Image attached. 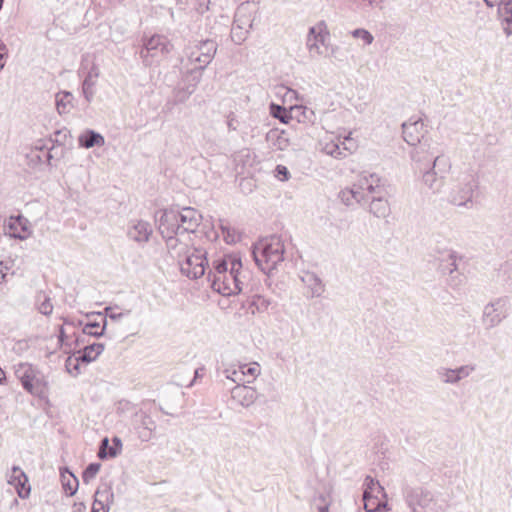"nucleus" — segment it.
<instances>
[{
  "label": "nucleus",
  "mask_w": 512,
  "mask_h": 512,
  "mask_svg": "<svg viewBox=\"0 0 512 512\" xmlns=\"http://www.w3.org/2000/svg\"><path fill=\"white\" fill-rule=\"evenodd\" d=\"M211 287L223 295L239 294L244 289L246 276L242 271L241 258L226 255L213 262V269L207 274Z\"/></svg>",
  "instance_id": "obj_1"
},
{
  "label": "nucleus",
  "mask_w": 512,
  "mask_h": 512,
  "mask_svg": "<svg viewBox=\"0 0 512 512\" xmlns=\"http://www.w3.org/2000/svg\"><path fill=\"white\" fill-rule=\"evenodd\" d=\"M455 180L456 184L448 194V202L456 207L472 209L474 197L480 187L478 172L468 167L461 171Z\"/></svg>",
  "instance_id": "obj_2"
},
{
  "label": "nucleus",
  "mask_w": 512,
  "mask_h": 512,
  "mask_svg": "<svg viewBox=\"0 0 512 512\" xmlns=\"http://www.w3.org/2000/svg\"><path fill=\"white\" fill-rule=\"evenodd\" d=\"M284 241L281 236L271 235L259 240L252 250L257 266L264 273H271L284 260Z\"/></svg>",
  "instance_id": "obj_3"
},
{
  "label": "nucleus",
  "mask_w": 512,
  "mask_h": 512,
  "mask_svg": "<svg viewBox=\"0 0 512 512\" xmlns=\"http://www.w3.org/2000/svg\"><path fill=\"white\" fill-rule=\"evenodd\" d=\"M217 51V43L214 40L206 39L199 41L194 46L187 48L188 61L193 67L190 70V75L193 86L199 83L203 70L211 63Z\"/></svg>",
  "instance_id": "obj_4"
},
{
  "label": "nucleus",
  "mask_w": 512,
  "mask_h": 512,
  "mask_svg": "<svg viewBox=\"0 0 512 512\" xmlns=\"http://www.w3.org/2000/svg\"><path fill=\"white\" fill-rule=\"evenodd\" d=\"M404 499L412 512H444L445 505L434 495L421 487L404 490Z\"/></svg>",
  "instance_id": "obj_5"
},
{
  "label": "nucleus",
  "mask_w": 512,
  "mask_h": 512,
  "mask_svg": "<svg viewBox=\"0 0 512 512\" xmlns=\"http://www.w3.org/2000/svg\"><path fill=\"white\" fill-rule=\"evenodd\" d=\"M15 375L28 393L41 397L46 392L48 381L36 366L30 363H20L15 368Z\"/></svg>",
  "instance_id": "obj_6"
},
{
  "label": "nucleus",
  "mask_w": 512,
  "mask_h": 512,
  "mask_svg": "<svg viewBox=\"0 0 512 512\" xmlns=\"http://www.w3.org/2000/svg\"><path fill=\"white\" fill-rule=\"evenodd\" d=\"M206 254V251L202 248L193 247L189 253L178 261L181 273L190 279L202 277L208 264Z\"/></svg>",
  "instance_id": "obj_7"
},
{
  "label": "nucleus",
  "mask_w": 512,
  "mask_h": 512,
  "mask_svg": "<svg viewBox=\"0 0 512 512\" xmlns=\"http://www.w3.org/2000/svg\"><path fill=\"white\" fill-rule=\"evenodd\" d=\"M173 45L163 35H153L144 43L140 56L146 66L152 65L158 59L166 56L172 50Z\"/></svg>",
  "instance_id": "obj_8"
},
{
  "label": "nucleus",
  "mask_w": 512,
  "mask_h": 512,
  "mask_svg": "<svg viewBox=\"0 0 512 512\" xmlns=\"http://www.w3.org/2000/svg\"><path fill=\"white\" fill-rule=\"evenodd\" d=\"M509 311V298L498 297L484 306L482 323L486 329H492L508 317Z\"/></svg>",
  "instance_id": "obj_9"
},
{
  "label": "nucleus",
  "mask_w": 512,
  "mask_h": 512,
  "mask_svg": "<svg viewBox=\"0 0 512 512\" xmlns=\"http://www.w3.org/2000/svg\"><path fill=\"white\" fill-rule=\"evenodd\" d=\"M132 427L142 442H148L152 439L157 425L150 415L140 410L132 417Z\"/></svg>",
  "instance_id": "obj_10"
},
{
  "label": "nucleus",
  "mask_w": 512,
  "mask_h": 512,
  "mask_svg": "<svg viewBox=\"0 0 512 512\" xmlns=\"http://www.w3.org/2000/svg\"><path fill=\"white\" fill-rule=\"evenodd\" d=\"M427 132L426 126L420 118H410L402 124L403 139L410 146L417 145V143L428 139L426 137Z\"/></svg>",
  "instance_id": "obj_11"
},
{
  "label": "nucleus",
  "mask_w": 512,
  "mask_h": 512,
  "mask_svg": "<svg viewBox=\"0 0 512 512\" xmlns=\"http://www.w3.org/2000/svg\"><path fill=\"white\" fill-rule=\"evenodd\" d=\"M202 220V215L192 207H183L178 210V221L180 234L188 235L194 233Z\"/></svg>",
  "instance_id": "obj_12"
},
{
  "label": "nucleus",
  "mask_w": 512,
  "mask_h": 512,
  "mask_svg": "<svg viewBox=\"0 0 512 512\" xmlns=\"http://www.w3.org/2000/svg\"><path fill=\"white\" fill-rule=\"evenodd\" d=\"M158 229L164 239L175 234L181 235L178 221V210L173 208L165 209L159 218Z\"/></svg>",
  "instance_id": "obj_13"
},
{
  "label": "nucleus",
  "mask_w": 512,
  "mask_h": 512,
  "mask_svg": "<svg viewBox=\"0 0 512 512\" xmlns=\"http://www.w3.org/2000/svg\"><path fill=\"white\" fill-rule=\"evenodd\" d=\"M257 12L258 9L255 4L250 2L241 3L235 11L233 24L236 26L240 25L245 29L251 30L257 16Z\"/></svg>",
  "instance_id": "obj_14"
},
{
  "label": "nucleus",
  "mask_w": 512,
  "mask_h": 512,
  "mask_svg": "<svg viewBox=\"0 0 512 512\" xmlns=\"http://www.w3.org/2000/svg\"><path fill=\"white\" fill-rule=\"evenodd\" d=\"M433 144V140L428 138L422 142L417 143V145H412L414 147L410 153L412 160L418 164L423 165V167H428L431 164L435 153Z\"/></svg>",
  "instance_id": "obj_15"
},
{
  "label": "nucleus",
  "mask_w": 512,
  "mask_h": 512,
  "mask_svg": "<svg viewBox=\"0 0 512 512\" xmlns=\"http://www.w3.org/2000/svg\"><path fill=\"white\" fill-rule=\"evenodd\" d=\"M152 233L150 223L144 220L131 221L127 230L128 238L141 246L149 241Z\"/></svg>",
  "instance_id": "obj_16"
},
{
  "label": "nucleus",
  "mask_w": 512,
  "mask_h": 512,
  "mask_svg": "<svg viewBox=\"0 0 512 512\" xmlns=\"http://www.w3.org/2000/svg\"><path fill=\"white\" fill-rule=\"evenodd\" d=\"M459 259H461V257H459L457 252L454 250L447 249L444 251H438L437 255L435 256V261L437 262V270L442 275L457 272V261Z\"/></svg>",
  "instance_id": "obj_17"
},
{
  "label": "nucleus",
  "mask_w": 512,
  "mask_h": 512,
  "mask_svg": "<svg viewBox=\"0 0 512 512\" xmlns=\"http://www.w3.org/2000/svg\"><path fill=\"white\" fill-rule=\"evenodd\" d=\"M300 278L306 288L307 298H318L325 292V284L316 273L303 271Z\"/></svg>",
  "instance_id": "obj_18"
},
{
  "label": "nucleus",
  "mask_w": 512,
  "mask_h": 512,
  "mask_svg": "<svg viewBox=\"0 0 512 512\" xmlns=\"http://www.w3.org/2000/svg\"><path fill=\"white\" fill-rule=\"evenodd\" d=\"M354 186L359 188V191H362L364 195L365 191L370 194H381L383 187L381 178L375 173L368 172H362Z\"/></svg>",
  "instance_id": "obj_19"
},
{
  "label": "nucleus",
  "mask_w": 512,
  "mask_h": 512,
  "mask_svg": "<svg viewBox=\"0 0 512 512\" xmlns=\"http://www.w3.org/2000/svg\"><path fill=\"white\" fill-rule=\"evenodd\" d=\"M8 483L15 487L20 498L24 499L29 496L31 489L28 485V478L20 467L13 466L8 475Z\"/></svg>",
  "instance_id": "obj_20"
},
{
  "label": "nucleus",
  "mask_w": 512,
  "mask_h": 512,
  "mask_svg": "<svg viewBox=\"0 0 512 512\" xmlns=\"http://www.w3.org/2000/svg\"><path fill=\"white\" fill-rule=\"evenodd\" d=\"M186 237L189 236L175 234L173 236H168L167 238H165L168 252L173 258H176L178 261L192 250V248L189 247V244L185 241Z\"/></svg>",
  "instance_id": "obj_21"
},
{
  "label": "nucleus",
  "mask_w": 512,
  "mask_h": 512,
  "mask_svg": "<svg viewBox=\"0 0 512 512\" xmlns=\"http://www.w3.org/2000/svg\"><path fill=\"white\" fill-rule=\"evenodd\" d=\"M231 397L242 407H250L257 399V391L246 385H235L231 389Z\"/></svg>",
  "instance_id": "obj_22"
},
{
  "label": "nucleus",
  "mask_w": 512,
  "mask_h": 512,
  "mask_svg": "<svg viewBox=\"0 0 512 512\" xmlns=\"http://www.w3.org/2000/svg\"><path fill=\"white\" fill-rule=\"evenodd\" d=\"M99 75L100 70L98 66L93 64L84 77L82 82V94L87 103H91L96 94V84Z\"/></svg>",
  "instance_id": "obj_23"
},
{
  "label": "nucleus",
  "mask_w": 512,
  "mask_h": 512,
  "mask_svg": "<svg viewBox=\"0 0 512 512\" xmlns=\"http://www.w3.org/2000/svg\"><path fill=\"white\" fill-rule=\"evenodd\" d=\"M498 18L502 31L506 37L512 36V1H499Z\"/></svg>",
  "instance_id": "obj_24"
},
{
  "label": "nucleus",
  "mask_w": 512,
  "mask_h": 512,
  "mask_svg": "<svg viewBox=\"0 0 512 512\" xmlns=\"http://www.w3.org/2000/svg\"><path fill=\"white\" fill-rule=\"evenodd\" d=\"M11 235L14 238L25 240L31 235L29 221L23 216L11 217L9 221Z\"/></svg>",
  "instance_id": "obj_25"
},
{
  "label": "nucleus",
  "mask_w": 512,
  "mask_h": 512,
  "mask_svg": "<svg viewBox=\"0 0 512 512\" xmlns=\"http://www.w3.org/2000/svg\"><path fill=\"white\" fill-rule=\"evenodd\" d=\"M266 141L276 150L284 151L290 146L288 134L277 128L270 129L266 134Z\"/></svg>",
  "instance_id": "obj_26"
},
{
  "label": "nucleus",
  "mask_w": 512,
  "mask_h": 512,
  "mask_svg": "<svg viewBox=\"0 0 512 512\" xmlns=\"http://www.w3.org/2000/svg\"><path fill=\"white\" fill-rule=\"evenodd\" d=\"M364 491H363V507L366 512H377L379 511V504L370 505L371 495L375 488L383 490V488L379 485V482L376 481L371 476H366L364 480Z\"/></svg>",
  "instance_id": "obj_27"
},
{
  "label": "nucleus",
  "mask_w": 512,
  "mask_h": 512,
  "mask_svg": "<svg viewBox=\"0 0 512 512\" xmlns=\"http://www.w3.org/2000/svg\"><path fill=\"white\" fill-rule=\"evenodd\" d=\"M425 169L422 180L424 185L433 193H438L444 186V177H438L433 167H423Z\"/></svg>",
  "instance_id": "obj_28"
},
{
  "label": "nucleus",
  "mask_w": 512,
  "mask_h": 512,
  "mask_svg": "<svg viewBox=\"0 0 512 512\" xmlns=\"http://www.w3.org/2000/svg\"><path fill=\"white\" fill-rule=\"evenodd\" d=\"M369 211L377 218H386L391 212L389 202L381 194L371 198Z\"/></svg>",
  "instance_id": "obj_29"
},
{
  "label": "nucleus",
  "mask_w": 512,
  "mask_h": 512,
  "mask_svg": "<svg viewBox=\"0 0 512 512\" xmlns=\"http://www.w3.org/2000/svg\"><path fill=\"white\" fill-rule=\"evenodd\" d=\"M78 142L81 147L88 149L94 146H103L105 139L100 133L89 129L79 136Z\"/></svg>",
  "instance_id": "obj_30"
},
{
  "label": "nucleus",
  "mask_w": 512,
  "mask_h": 512,
  "mask_svg": "<svg viewBox=\"0 0 512 512\" xmlns=\"http://www.w3.org/2000/svg\"><path fill=\"white\" fill-rule=\"evenodd\" d=\"M339 197L346 206H351L355 203H361L365 200V195L354 184L340 191Z\"/></svg>",
  "instance_id": "obj_31"
},
{
  "label": "nucleus",
  "mask_w": 512,
  "mask_h": 512,
  "mask_svg": "<svg viewBox=\"0 0 512 512\" xmlns=\"http://www.w3.org/2000/svg\"><path fill=\"white\" fill-rule=\"evenodd\" d=\"M96 505H99L100 508H105L109 511L111 505L114 503V493L111 487L104 486L103 488H98L95 492Z\"/></svg>",
  "instance_id": "obj_32"
},
{
  "label": "nucleus",
  "mask_w": 512,
  "mask_h": 512,
  "mask_svg": "<svg viewBox=\"0 0 512 512\" xmlns=\"http://www.w3.org/2000/svg\"><path fill=\"white\" fill-rule=\"evenodd\" d=\"M104 351V344L102 343H93L85 346L82 350L79 351L80 359L84 363H90L95 361L98 356Z\"/></svg>",
  "instance_id": "obj_33"
},
{
  "label": "nucleus",
  "mask_w": 512,
  "mask_h": 512,
  "mask_svg": "<svg viewBox=\"0 0 512 512\" xmlns=\"http://www.w3.org/2000/svg\"><path fill=\"white\" fill-rule=\"evenodd\" d=\"M329 35L328 31H324L320 29L317 35L314 38L307 39V48L311 54V56H319L322 54L320 49V44L324 45L327 36Z\"/></svg>",
  "instance_id": "obj_34"
},
{
  "label": "nucleus",
  "mask_w": 512,
  "mask_h": 512,
  "mask_svg": "<svg viewBox=\"0 0 512 512\" xmlns=\"http://www.w3.org/2000/svg\"><path fill=\"white\" fill-rule=\"evenodd\" d=\"M290 118L296 119L298 122H312L314 112L304 106H294L290 108Z\"/></svg>",
  "instance_id": "obj_35"
},
{
  "label": "nucleus",
  "mask_w": 512,
  "mask_h": 512,
  "mask_svg": "<svg viewBox=\"0 0 512 512\" xmlns=\"http://www.w3.org/2000/svg\"><path fill=\"white\" fill-rule=\"evenodd\" d=\"M73 95L70 92H59L56 94V108L59 114H65L70 111Z\"/></svg>",
  "instance_id": "obj_36"
},
{
  "label": "nucleus",
  "mask_w": 512,
  "mask_h": 512,
  "mask_svg": "<svg viewBox=\"0 0 512 512\" xmlns=\"http://www.w3.org/2000/svg\"><path fill=\"white\" fill-rule=\"evenodd\" d=\"M36 305L39 313L50 315L53 312V304L51 298L45 292H39L36 296Z\"/></svg>",
  "instance_id": "obj_37"
},
{
  "label": "nucleus",
  "mask_w": 512,
  "mask_h": 512,
  "mask_svg": "<svg viewBox=\"0 0 512 512\" xmlns=\"http://www.w3.org/2000/svg\"><path fill=\"white\" fill-rule=\"evenodd\" d=\"M102 321H103L102 326L100 325V323L95 322V321L86 323L82 329L83 334L88 335V336H94V337H100V336L104 335L106 325H107V320L104 317V318H102Z\"/></svg>",
  "instance_id": "obj_38"
},
{
  "label": "nucleus",
  "mask_w": 512,
  "mask_h": 512,
  "mask_svg": "<svg viewBox=\"0 0 512 512\" xmlns=\"http://www.w3.org/2000/svg\"><path fill=\"white\" fill-rule=\"evenodd\" d=\"M241 370H243V383L253 382L260 374V366L254 362L251 364H240Z\"/></svg>",
  "instance_id": "obj_39"
},
{
  "label": "nucleus",
  "mask_w": 512,
  "mask_h": 512,
  "mask_svg": "<svg viewBox=\"0 0 512 512\" xmlns=\"http://www.w3.org/2000/svg\"><path fill=\"white\" fill-rule=\"evenodd\" d=\"M223 374L224 376L231 380L232 382L236 383V385H243V381H244V378H243V370H241L240 368V364L235 367L233 365L229 366V367H225L223 369Z\"/></svg>",
  "instance_id": "obj_40"
},
{
  "label": "nucleus",
  "mask_w": 512,
  "mask_h": 512,
  "mask_svg": "<svg viewBox=\"0 0 512 512\" xmlns=\"http://www.w3.org/2000/svg\"><path fill=\"white\" fill-rule=\"evenodd\" d=\"M341 141H330L324 144L322 150L327 154L334 158H342L346 157L347 153L343 152L341 147Z\"/></svg>",
  "instance_id": "obj_41"
},
{
  "label": "nucleus",
  "mask_w": 512,
  "mask_h": 512,
  "mask_svg": "<svg viewBox=\"0 0 512 512\" xmlns=\"http://www.w3.org/2000/svg\"><path fill=\"white\" fill-rule=\"evenodd\" d=\"M118 454V450L114 446H109L108 438H103L100 443V447L98 450V457L100 459H107L116 457Z\"/></svg>",
  "instance_id": "obj_42"
},
{
  "label": "nucleus",
  "mask_w": 512,
  "mask_h": 512,
  "mask_svg": "<svg viewBox=\"0 0 512 512\" xmlns=\"http://www.w3.org/2000/svg\"><path fill=\"white\" fill-rule=\"evenodd\" d=\"M249 33V29H245L243 26H236L233 24L231 29V39L235 44L240 45L247 39Z\"/></svg>",
  "instance_id": "obj_43"
},
{
  "label": "nucleus",
  "mask_w": 512,
  "mask_h": 512,
  "mask_svg": "<svg viewBox=\"0 0 512 512\" xmlns=\"http://www.w3.org/2000/svg\"><path fill=\"white\" fill-rule=\"evenodd\" d=\"M270 112L273 117L279 119L282 123H288L290 118V110L288 111L285 107L272 103L270 105Z\"/></svg>",
  "instance_id": "obj_44"
},
{
  "label": "nucleus",
  "mask_w": 512,
  "mask_h": 512,
  "mask_svg": "<svg viewBox=\"0 0 512 512\" xmlns=\"http://www.w3.org/2000/svg\"><path fill=\"white\" fill-rule=\"evenodd\" d=\"M101 468V464L98 462L90 463L82 473V480L85 484H89L93 479H95Z\"/></svg>",
  "instance_id": "obj_45"
},
{
  "label": "nucleus",
  "mask_w": 512,
  "mask_h": 512,
  "mask_svg": "<svg viewBox=\"0 0 512 512\" xmlns=\"http://www.w3.org/2000/svg\"><path fill=\"white\" fill-rule=\"evenodd\" d=\"M220 228L222 231L223 238L227 244H234L237 241H239L240 236L236 233V231L229 227L228 225H225L223 221H220Z\"/></svg>",
  "instance_id": "obj_46"
},
{
  "label": "nucleus",
  "mask_w": 512,
  "mask_h": 512,
  "mask_svg": "<svg viewBox=\"0 0 512 512\" xmlns=\"http://www.w3.org/2000/svg\"><path fill=\"white\" fill-rule=\"evenodd\" d=\"M271 301L261 295H255L251 301V307H254L258 312H265L269 309Z\"/></svg>",
  "instance_id": "obj_47"
},
{
  "label": "nucleus",
  "mask_w": 512,
  "mask_h": 512,
  "mask_svg": "<svg viewBox=\"0 0 512 512\" xmlns=\"http://www.w3.org/2000/svg\"><path fill=\"white\" fill-rule=\"evenodd\" d=\"M438 375L441 379V381L445 384H457L458 381H457V377L455 376V372H454V369H451V368H441L439 371H438Z\"/></svg>",
  "instance_id": "obj_48"
},
{
  "label": "nucleus",
  "mask_w": 512,
  "mask_h": 512,
  "mask_svg": "<svg viewBox=\"0 0 512 512\" xmlns=\"http://www.w3.org/2000/svg\"><path fill=\"white\" fill-rule=\"evenodd\" d=\"M80 362H82L80 356H69L65 361V367L71 375L77 376L80 374Z\"/></svg>",
  "instance_id": "obj_49"
},
{
  "label": "nucleus",
  "mask_w": 512,
  "mask_h": 512,
  "mask_svg": "<svg viewBox=\"0 0 512 512\" xmlns=\"http://www.w3.org/2000/svg\"><path fill=\"white\" fill-rule=\"evenodd\" d=\"M446 276L447 284L452 288H459L464 283V276L457 270V272L448 273Z\"/></svg>",
  "instance_id": "obj_50"
},
{
  "label": "nucleus",
  "mask_w": 512,
  "mask_h": 512,
  "mask_svg": "<svg viewBox=\"0 0 512 512\" xmlns=\"http://www.w3.org/2000/svg\"><path fill=\"white\" fill-rule=\"evenodd\" d=\"M476 370L475 364H466L454 369L457 381L460 382L462 379L470 376Z\"/></svg>",
  "instance_id": "obj_51"
},
{
  "label": "nucleus",
  "mask_w": 512,
  "mask_h": 512,
  "mask_svg": "<svg viewBox=\"0 0 512 512\" xmlns=\"http://www.w3.org/2000/svg\"><path fill=\"white\" fill-rule=\"evenodd\" d=\"M354 38L361 39L365 45H371L374 41L373 35L366 29L357 28L351 32Z\"/></svg>",
  "instance_id": "obj_52"
},
{
  "label": "nucleus",
  "mask_w": 512,
  "mask_h": 512,
  "mask_svg": "<svg viewBox=\"0 0 512 512\" xmlns=\"http://www.w3.org/2000/svg\"><path fill=\"white\" fill-rule=\"evenodd\" d=\"M437 166L440 168V170L443 168L444 171H447L450 169L451 164L447 157H445L443 154H438L431 161L429 167H433V169L435 170Z\"/></svg>",
  "instance_id": "obj_53"
},
{
  "label": "nucleus",
  "mask_w": 512,
  "mask_h": 512,
  "mask_svg": "<svg viewBox=\"0 0 512 512\" xmlns=\"http://www.w3.org/2000/svg\"><path fill=\"white\" fill-rule=\"evenodd\" d=\"M73 477V483H71L70 480H68L67 482H65L63 480V488L65 490V492L67 494H69L70 496L74 495L77 491V487H78V480L76 479V477H74L73 475H71Z\"/></svg>",
  "instance_id": "obj_54"
},
{
  "label": "nucleus",
  "mask_w": 512,
  "mask_h": 512,
  "mask_svg": "<svg viewBox=\"0 0 512 512\" xmlns=\"http://www.w3.org/2000/svg\"><path fill=\"white\" fill-rule=\"evenodd\" d=\"M276 176L281 180V181H285V180H288L289 179V171L287 169L286 166H283V165H277L276 166Z\"/></svg>",
  "instance_id": "obj_55"
},
{
  "label": "nucleus",
  "mask_w": 512,
  "mask_h": 512,
  "mask_svg": "<svg viewBox=\"0 0 512 512\" xmlns=\"http://www.w3.org/2000/svg\"><path fill=\"white\" fill-rule=\"evenodd\" d=\"M7 59V47L0 40V71L4 68Z\"/></svg>",
  "instance_id": "obj_56"
},
{
  "label": "nucleus",
  "mask_w": 512,
  "mask_h": 512,
  "mask_svg": "<svg viewBox=\"0 0 512 512\" xmlns=\"http://www.w3.org/2000/svg\"><path fill=\"white\" fill-rule=\"evenodd\" d=\"M341 145H342V150L345 153H346V151L351 152L352 150H354L356 148L355 143L352 142L350 137H346L345 140L341 142Z\"/></svg>",
  "instance_id": "obj_57"
},
{
  "label": "nucleus",
  "mask_w": 512,
  "mask_h": 512,
  "mask_svg": "<svg viewBox=\"0 0 512 512\" xmlns=\"http://www.w3.org/2000/svg\"><path fill=\"white\" fill-rule=\"evenodd\" d=\"M325 24L323 22L319 23L316 27H311L309 29V32H308V35H307V39H310V38H314V36L317 35L318 31H320V29H323L324 31H326L325 29Z\"/></svg>",
  "instance_id": "obj_58"
},
{
  "label": "nucleus",
  "mask_w": 512,
  "mask_h": 512,
  "mask_svg": "<svg viewBox=\"0 0 512 512\" xmlns=\"http://www.w3.org/2000/svg\"><path fill=\"white\" fill-rule=\"evenodd\" d=\"M210 0H196L197 10L199 13H204L209 9Z\"/></svg>",
  "instance_id": "obj_59"
},
{
  "label": "nucleus",
  "mask_w": 512,
  "mask_h": 512,
  "mask_svg": "<svg viewBox=\"0 0 512 512\" xmlns=\"http://www.w3.org/2000/svg\"><path fill=\"white\" fill-rule=\"evenodd\" d=\"M227 127L229 131H235L237 129L235 126V117L233 114H230L227 118Z\"/></svg>",
  "instance_id": "obj_60"
},
{
  "label": "nucleus",
  "mask_w": 512,
  "mask_h": 512,
  "mask_svg": "<svg viewBox=\"0 0 512 512\" xmlns=\"http://www.w3.org/2000/svg\"><path fill=\"white\" fill-rule=\"evenodd\" d=\"M204 371V368H198L194 371V379L187 385V387H191L195 381L196 378L202 376V372Z\"/></svg>",
  "instance_id": "obj_61"
},
{
  "label": "nucleus",
  "mask_w": 512,
  "mask_h": 512,
  "mask_svg": "<svg viewBox=\"0 0 512 512\" xmlns=\"http://www.w3.org/2000/svg\"><path fill=\"white\" fill-rule=\"evenodd\" d=\"M65 338H66L65 330H64L63 326H61L59 328L58 340H59V342L63 343Z\"/></svg>",
  "instance_id": "obj_62"
},
{
  "label": "nucleus",
  "mask_w": 512,
  "mask_h": 512,
  "mask_svg": "<svg viewBox=\"0 0 512 512\" xmlns=\"http://www.w3.org/2000/svg\"><path fill=\"white\" fill-rule=\"evenodd\" d=\"M91 512H108L105 508H100L99 505H96V501L94 500Z\"/></svg>",
  "instance_id": "obj_63"
},
{
  "label": "nucleus",
  "mask_w": 512,
  "mask_h": 512,
  "mask_svg": "<svg viewBox=\"0 0 512 512\" xmlns=\"http://www.w3.org/2000/svg\"><path fill=\"white\" fill-rule=\"evenodd\" d=\"M329 503H325L324 505L318 506V512H329Z\"/></svg>",
  "instance_id": "obj_64"
}]
</instances>
